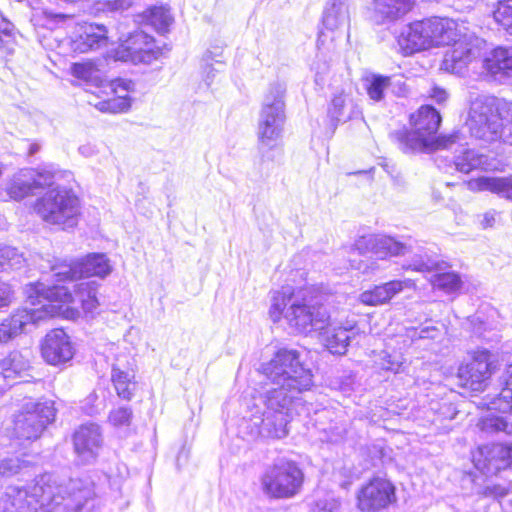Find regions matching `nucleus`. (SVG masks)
Masks as SVG:
<instances>
[{"label":"nucleus","instance_id":"1","mask_svg":"<svg viewBox=\"0 0 512 512\" xmlns=\"http://www.w3.org/2000/svg\"><path fill=\"white\" fill-rule=\"evenodd\" d=\"M262 374L275 387L268 388L255 399L253 424L259 435L268 439H282L289 433L288 424L297 407L298 397L313 385L311 370L300 361L299 353L293 349H279L273 358L261 365Z\"/></svg>","mask_w":512,"mask_h":512},{"label":"nucleus","instance_id":"2","mask_svg":"<svg viewBox=\"0 0 512 512\" xmlns=\"http://www.w3.org/2000/svg\"><path fill=\"white\" fill-rule=\"evenodd\" d=\"M269 316L274 323L282 317L299 333L321 334L325 347L332 354L344 355L360 330L355 318L331 319L327 310V295L315 286L291 290L283 287L271 293Z\"/></svg>","mask_w":512,"mask_h":512},{"label":"nucleus","instance_id":"3","mask_svg":"<svg viewBox=\"0 0 512 512\" xmlns=\"http://www.w3.org/2000/svg\"><path fill=\"white\" fill-rule=\"evenodd\" d=\"M95 495L89 477L58 483L54 474L37 477L27 488L9 486L0 496V512H50L52 506L66 501L65 507L79 511Z\"/></svg>","mask_w":512,"mask_h":512},{"label":"nucleus","instance_id":"4","mask_svg":"<svg viewBox=\"0 0 512 512\" xmlns=\"http://www.w3.org/2000/svg\"><path fill=\"white\" fill-rule=\"evenodd\" d=\"M471 136L512 145V102L494 96H478L470 105L466 120Z\"/></svg>","mask_w":512,"mask_h":512},{"label":"nucleus","instance_id":"5","mask_svg":"<svg viewBox=\"0 0 512 512\" xmlns=\"http://www.w3.org/2000/svg\"><path fill=\"white\" fill-rule=\"evenodd\" d=\"M37 304H55L61 307L62 312L55 316H63L67 319H76L80 312L70 304L79 303L85 313H93L99 306L97 298L98 283L96 281H83L73 285V292L68 286L53 285L47 287L44 283L35 285Z\"/></svg>","mask_w":512,"mask_h":512},{"label":"nucleus","instance_id":"6","mask_svg":"<svg viewBox=\"0 0 512 512\" xmlns=\"http://www.w3.org/2000/svg\"><path fill=\"white\" fill-rule=\"evenodd\" d=\"M354 249L364 258L350 260L352 269L364 275L374 274L381 269L380 261L403 256L411 252L410 242H401L385 234H368L357 238Z\"/></svg>","mask_w":512,"mask_h":512},{"label":"nucleus","instance_id":"7","mask_svg":"<svg viewBox=\"0 0 512 512\" xmlns=\"http://www.w3.org/2000/svg\"><path fill=\"white\" fill-rule=\"evenodd\" d=\"M286 91V83L276 80L269 84L263 95L257 125V137L261 147L271 148L282 137L286 120Z\"/></svg>","mask_w":512,"mask_h":512},{"label":"nucleus","instance_id":"8","mask_svg":"<svg viewBox=\"0 0 512 512\" xmlns=\"http://www.w3.org/2000/svg\"><path fill=\"white\" fill-rule=\"evenodd\" d=\"M304 474L296 462L279 459L260 476V488L269 499H290L300 493Z\"/></svg>","mask_w":512,"mask_h":512},{"label":"nucleus","instance_id":"9","mask_svg":"<svg viewBox=\"0 0 512 512\" xmlns=\"http://www.w3.org/2000/svg\"><path fill=\"white\" fill-rule=\"evenodd\" d=\"M35 211L46 223L72 228L78 221L79 199L70 190L57 186L36 201Z\"/></svg>","mask_w":512,"mask_h":512},{"label":"nucleus","instance_id":"10","mask_svg":"<svg viewBox=\"0 0 512 512\" xmlns=\"http://www.w3.org/2000/svg\"><path fill=\"white\" fill-rule=\"evenodd\" d=\"M56 409L53 401H25L13 420V433L17 439L33 441L38 439L48 424L54 421Z\"/></svg>","mask_w":512,"mask_h":512},{"label":"nucleus","instance_id":"11","mask_svg":"<svg viewBox=\"0 0 512 512\" xmlns=\"http://www.w3.org/2000/svg\"><path fill=\"white\" fill-rule=\"evenodd\" d=\"M120 44L113 51L116 61L132 64H151L162 56V48L155 39L142 30H135L125 38H119Z\"/></svg>","mask_w":512,"mask_h":512},{"label":"nucleus","instance_id":"12","mask_svg":"<svg viewBox=\"0 0 512 512\" xmlns=\"http://www.w3.org/2000/svg\"><path fill=\"white\" fill-rule=\"evenodd\" d=\"M51 271L57 282H65L93 276L105 278L112 272V266L105 254L93 253L77 261L54 265Z\"/></svg>","mask_w":512,"mask_h":512},{"label":"nucleus","instance_id":"13","mask_svg":"<svg viewBox=\"0 0 512 512\" xmlns=\"http://www.w3.org/2000/svg\"><path fill=\"white\" fill-rule=\"evenodd\" d=\"M31 309H18L0 323V345L18 337L28 324H38L55 314L62 312L61 307L55 304H39Z\"/></svg>","mask_w":512,"mask_h":512},{"label":"nucleus","instance_id":"14","mask_svg":"<svg viewBox=\"0 0 512 512\" xmlns=\"http://www.w3.org/2000/svg\"><path fill=\"white\" fill-rule=\"evenodd\" d=\"M396 138L399 148L404 153H417L437 149H452L455 143L460 142L461 135L460 131H455L449 135H440L437 139H432L413 128L410 131L397 132Z\"/></svg>","mask_w":512,"mask_h":512},{"label":"nucleus","instance_id":"15","mask_svg":"<svg viewBox=\"0 0 512 512\" xmlns=\"http://www.w3.org/2000/svg\"><path fill=\"white\" fill-rule=\"evenodd\" d=\"M494 369L492 354L483 349L475 351L472 360L459 367L458 376L464 387L473 391H483Z\"/></svg>","mask_w":512,"mask_h":512},{"label":"nucleus","instance_id":"16","mask_svg":"<svg viewBox=\"0 0 512 512\" xmlns=\"http://www.w3.org/2000/svg\"><path fill=\"white\" fill-rule=\"evenodd\" d=\"M357 500L360 510L376 512L395 502V487L389 480L375 477L360 489Z\"/></svg>","mask_w":512,"mask_h":512},{"label":"nucleus","instance_id":"17","mask_svg":"<svg viewBox=\"0 0 512 512\" xmlns=\"http://www.w3.org/2000/svg\"><path fill=\"white\" fill-rule=\"evenodd\" d=\"M475 467L486 475L496 474L512 464V444L492 443L478 449Z\"/></svg>","mask_w":512,"mask_h":512},{"label":"nucleus","instance_id":"18","mask_svg":"<svg viewBox=\"0 0 512 512\" xmlns=\"http://www.w3.org/2000/svg\"><path fill=\"white\" fill-rule=\"evenodd\" d=\"M102 442L101 429L94 423L81 425L73 436L75 453L84 464L91 463L97 458Z\"/></svg>","mask_w":512,"mask_h":512},{"label":"nucleus","instance_id":"19","mask_svg":"<svg viewBox=\"0 0 512 512\" xmlns=\"http://www.w3.org/2000/svg\"><path fill=\"white\" fill-rule=\"evenodd\" d=\"M41 354L48 364L61 365L72 359L74 348L69 336L62 329H54L45 336Z\"/></svg>","mask_w":512,"mask_h":512},{"label":"nucleus","instance_id":"20","mask_svg":"<svg viewBox=\"0 0 512 512\" xmlns=\"http://www.w3.org/2000/svg\"><path fill=\"white\" fill-rule=\"evenodd\" d=\"M431 41V35L428 34L424 20L406 26L397 39L405 55L429 49L432 47Z\"/></svg>","mask_w":512,"mask_h":512},{"label":"nucleus","instance_id":"21","mask_svg":"<svg viewBox=\"0 0 512 512\" xmlns=\"http://www.w3.org/2000/svg\"><path fill=\"white\" fill-rule=\"evenodd\" d=\"M413 0H372L371 18L376 24L394 22L407 14Z\"/></svg>","mask_w":512,"mask_h":512},{"label":"nucleus","instance_id":"22","mask_svg":"<svg viewBox=\"0 0 512 512\" xmlns=\"http://www.w3.org/2000/svg\"><path fill=\"white\" fill-rule=\"evenodd\" d=\"M412 285L413 282L410 279L392 280L384 284L377 285L371 290L362 292L359 299L361 303L365 305H382L403 291L404 288L411 287Z\"/></svg>","mask_w":512,"mask_h":512},{"label":"nucleus","instance_id":"23","mask_svg":"<svg viewBox=\"0 0 512 512\" xmlns=\"http://www.w3.org/2000/svg\"><path fill=\"white\" fill-rule=\"evenodd\" d=\"M473 192L488 191L512 202V174L508 176H481L467 183Z\"/></svg>","mask_w":512,"mask_h":512},{"label":"nucleus","instance_id":"24","mask_svg":"<svg viewBox=\"0 0 512 512\" xmlns=\"http://www.w3.org/2000/svg\"><path fill=\"white\" fill-rule=\"evenodd\" d=\"M81 29L82 32L73 40L74 51L86 53L107 45V30L104 26L88 24Z\"/></svg>","mask_w":512,"mask_h":512},{"label":"nucleus","instance_id":"25","mask_svg":"<svg viewBox=\"0 0 512 512\" xmlns=\"http://www.w3.org/2000/svg\"><path fill=\"white\" fill-rule=\"evenodd\" d=\"M425 25L431 35V46L449 45L456 42L458 33L455 21L447 18L426 19Z\"/></svg>","mask_w":512,"mask_h":512},{"label":"nucleus","instance_id":"26","mask_svg":"<svg viewBox=\"0 0 512 512\" xmlns=\"http://www.w3.org/2000/svg\"><path fill=\"white\" fill-rule=\"evenodd\" d=\"M453 43V48L445 53L440 68L450 73L462 74L473 58V51L458 38Z\"/></svg>","mask_w":512,"mask_h":512},{"label":"nucleus","instance_id":"27","mask_svg":"<svg viewBox=\"0 0 512 512\" xmlns=\"http://www.w3.org/2000/svg\"><path fill=\"white\" fill-rule=\"evenodd\" d=\"M484 68L494 77H512V47H497L483 61Z\"/></svg>","mask_w":512,"mask_h":512},{"label":"nucleus","instance_id":"28","mask_svg":"<svg viewBox=\"0 0 512 512\" xmlns=\"http://www.w3.org/2000/svg\"><path fill=\"white\" fill-rule=\"evenodd\" d=\"M461 140L457 143L463 147L464 135L460 132ZM456 145V143L454 144ZM455 169L461 173H469L476 169H489L488 157L484 154L469 148H462L457 155L454 156Z\"/></svg>","mask_w":512,"mask_h":512},{"label":"nucleus","instance_id":"29","mask_svg":"<svg viewBox=\"0 0 512 512\" xmlns=\"http://www.w3.org/2000/svg\"><path fill=\"white\" fill-rule=\"evenodd\" d=\"M413 128L427 135L429 138L437 139L436 133L441 123L440 113L432 106H421L416 114L411 116Z\"/></svg>","mask_w":512,"mask_h":512},{"label":"nucleus","instance_id":"30","mask_svg":"<svg viewBox=\"0 0 512 512\" xmlns=\"http://www.w3.org/2000/svg\"><path fill=\"white\" fill-rule=\"evenodd\" d=\"M360 113L358 106L346 93L341 92L333 97L328 114L333 122H346Z\"/></svg>","mask_w":512,"mask_h":512},{"label":"nucleus","instance_id":"31","mask_svg":"<svg viewBox=\"0 0 512 512\" xmlns=\"http://www.w3.org/2000/svg\"><path fill=\"white\" fill-rule=\"evenodd\" d=\"M33 169L24 168L16 172L6 184L7 194L11 199L22 200L35 193L32 182Z\"/></svg>","mask_w":512,"mask_h":512},{"label":"nucleus","instance_id":"32","mask_svg":"<svg viewBox=\"0 0 512 512\" xmlns=\"http://www.w3.org/2000/svg\"><path fill=\"white\" fill-rule=\"evenodd\" d=\"M347 0H329L323 14V25L329 30H336L349 20Z\"/></svg>","mask_w":512,"mask_h":512},{"label":"nucleus","instance_id":"33","mask_svg":"<svg viewBox=\"0 0 512 512\" xmlns=\"http://www.w3.org/2000/svg\"><path fill=\"white\" fill-rule=\"evenodd\" d=\"M142 21L151 26L160 34L169 32L174 18L170 10L164 6H155L147 9L142 14Z\"/></svg>","mask_w":512,"mask_h":512},{"label":"nucleus","instance_id":"34","mask_svg":"<svg viewBox=\"0 0 512 512\" xmlns=\"http://www.w3.org/2000/svg\"><path fill=\"white\" fill-rule=\"evenodd\" d=\"M28 353L21 351H12L1 363V378L10 379L14 376H20L30 368Z\"/></svg>","mask_w":512,"mask_h":512},{"label":"nucleus","instance_id":"35","mask_svg":"<svg viewBox=\"0 0 512 512\" xmlns=\"http://www.w3.org/2000/svg\"><path fill=\"white\" fill-rule=\"evenodd\" d=\"M131 85V81L126 80H117L113 83L115 91L119 87L122 88L126 92L125 95H119L118 97L109 99L107 101H103L99 103V110L102 112H110V113H121L127 111L130 106V99L128 98L127 92Z\"/></svg>","mask_w":512,"mask_h":512},{"label":"nucleus","instance_id":"36","mask_svg":"<svg viewBox=\"0 0 512 512\" xmlns=\"http://www.w3.org/2000/svg\"><path fill=\"white\" fill-rule=\"evenodd\" d=\"M504 388L499 397L487 403V409L502 412L512 409V365H508L503 374Z\"/></svg>","mask_w":512,"mask_h":512},{"label":"nucleus","instance_id":"37","mask_svg":"<svg viewBox=\"0 0 512 512\" xmlns=\"http://www.w3.org/2000/svg\"><path fill=\"white\" fill-rule=\"evenodd\" d=\"M26 263V258L18 249L11 246H0V271L17 270Z\"/></svg>","mask_w":512,"mask_h":512},{"label":"nucleus","instance_id":"38","mask_svg":"<svg viewBox=\"0 0 512 512\" xmlns=\"http://www.w3.org/2000/svg\"><path fill=\"white\" fill-rule=\"evenodd\" d=\"M132 376L116 367L112 368L111 379L119 397L130 400L133 395L135 383L131 381Z\"/></svg>","mask_w":512,"mask_h":512},{"label":"nucleus","instance_id":"39","mask_svg":"<svg viewBox=\"0 0 512 512\" xmlns=\"http://www.w3.org/2000/svg\"><path fill=\"white\" fill-rule=\"evenodd\" d=\"M72 75L87 84L99 86L101 78L99 70L90 62L75 63L71 68Z\"/></svg>","mask_w":512,"mask_h":512},{"label":"nucleus","instance_id":"40","mask_svg":"<svg viewBox=\"0 0 512 512\" xmlns=\"http://www.w3.org/2000/svg\"><path fill=\"white\" fill-rule=\"evenodd\" d=\"M493 18L509 35H512V0L498 1Z\"/></svg>","mask_w":512,"mask_h":512},{"label":"nucleus","instance_id":"41","mask_svg":"<svg viewBox=\"0 0 512 512\" xmlns=\"http://www.w3.org/2000/svg\"><path fill=\"white\" fill-rule=\"evenodd\" d=\"M433 285L446 293H455L462 287V280L455 272L440 273L434 276Z\"/></svg>","mask_w":512,"mask_h":512},{"label":"nucleus","instance_id":"42","mask_svg":"<svg viewBox=\"0 0 512 512\" xmlns=\"http://www.w3.org/2000/svg\"><path fill=\"white\" fill-rule=\"evenodd\" d=\"M389 77L380 74H373L367 79V94L371 100L381 101L384 99V92L389 90Z\"/></svg>","mask_w":512,"mask_h":512},{"label":"nucleus","instance_id":"43","mask_svg":"<svg viewBox=\"0 0 512 512\" xmlns=\"http://www.w3.org/2000/svg\"><path fill=\"white\" fill-rule=\"evenodd\" d=\"M56 171L52 167H44L40 169H33L32 186L34 191L41 188H53Z\"/></svg>","mask_w":512,"mask_h":512},{"label":"nucleus","instance_id":"44","mask_svg":"<svg viewBox=\"0 0 512 512\" xmlns=\"http://www.w3.org/2000/svg\"><path fill=\"white\" fill-rule=\"evenodd\" d=\"M439 335L440 330L433 325H422L405 329V336L410 339L411 343L420 339H436Z\"/></svg>","mask_w":512,"mask_h":512},{"label":"nucleus","instance_id":"45","mask_svg":"<svg viewBox=\"0 0 512 512\" xmlns=\"http://www.w3.org/2000/svg\"><path fill=\"white\" fill-rule=\"evenodd\" d=\"M468 322L471 325L472 332L478 337H482L484 332L494 329L493 321H490L485 317L484 313L481 311L477 312L472 317H469Z\"/></svg>","mask_w":512,"mask_h":512},{"label":"nucleus","instance_id":"46","mask_svg":"<svg viewBox=\"0 0 512 512\" xmlns=\"http://www.w3.org/2000/svg\"><path fill=\"white\" fill-rule=\"evenodd\" d=\"M133 413L131 408L123 406L110 411L109 422L115 426H128L131 423Z\"/></svg>","mask_w":512,"mask_h":512},{"label":"nucleus","instance_id":"47","mask_svg":"<svg viewBox=\"0 0 512 512\" xmlns=\"http://www.w3.org/2000/svg\"><path fill=\"white\" fill-rule=\"evenodd\" d=\"M23 464L24 462L20 461L18 457L0 458V477H10L17 474Z\"/></svg>","mask_w":512,"mask_h":512},{"label":"nucleus","instance_id":"48","mask_svg":"<svg viewBox=\"0 0 512 512\" xmlns=\"http://www.w3.org/2000/svg\"><path fill=\"white\" fill-rule=\"evenodd\" d=\"M379 365L383 370L398 373L403 365V357L400 354H389L384 351Z\"/></svg>","mask_w":512,"mask_h":512},{"label":"nucleus","instance_id":"49","mask_svg":"<svg viewBox=\"0 0 512 512\" xmlns=\"http://www.w3.org/2000/svg\"><path fill=\"white\" fill-rule=\"evenodd\" d=\"M315 506L320 511L337 512L340 508V501L333 494L326 493L317 497Z\"/></svg>","mask_w":512,"mask_h":512},{"label":"nucleus","instance_id":"50","mask_svg":"<svg viewBox=\"0 0 512 512\" xmlns=\"http://www.w3.org/2000/svg\"><path fill=\"white\" fill-rule=\"evenodd\" d=\"M510 492V487L504 486L501 484H491L486 485L482 491L480 492V495L486 498H492L494 500L499 501L500 499L507 496Z\"/></svg>","mask_w":512,"mask_h":512},{"label":"nucleus","instance_id":"51","mask_svg":"<svg viewBox=\"0 0 512 512\" xmlns=\"http://www.w3.org/2000/svg\"><path fill=\"white\" fill-rule=\"evenodd\" d=\"M14 300V290L11 285L0 281V310L9 307Z\"/></svg>","mask_w":512,"mask_h":512},{"label":"nucleus","instance_id":"52","mask_svg":"<svg viewBox=\"0 0 512 512\" xmlns=\"http://www.w3.org/2000/svg\"><path fill=\"white\" fill-rule=\"evenodd\" d=\"M389 90L396 96H404L407 93L406 83L403 81V77L400 75L388 76Z\"/></svg>","mask_w":512,"mask_h":512},{"label":"nucleus","instance_id":"53","mask_svg":"<svg viewBox=\"0 0 512 512\" xmlns=\"http://www.w3.org/2000/svg\"><path fill=\"white\" fill-rule=\"evenodd\" d=\"M131 6V0H106L103 3L105 10L110 12H121Z\"/></svg>","mask_w":512,"mask_h":512},{"label":"nucleus","instance_id":"54","mask_svg":"<svg viewBox=\"0 0 512 512\" xmlns=\"http://www.w3.org/2000/svg\"><path fill=\"white\" fill-rule=\"evenodd\" d=\"M409 267H411L415 271H433L439 269V263L437 261L428 259L427 261L415 262Z\"/></svg>","mask_w":512,"mask_h":512},{"label":"nucleus","instance_id":"55","mask_svg":"<svg viewBox=\"0 0 512 512\" xmlns=\"http://www.w3.org/2000/svg\"><path fill=\"white\" fill-rule=\"evenodd\" d=\"M497 212L495 210H490L483 214L482 220L480 222L483 229L491 228L496 223Z\"/></svg>","mask_w":512,"mask_h":512},{"label":"nucleus","instance_id":"56","mask_svg":"<svg viewBox=\"0 0 512 512\" xmlns=\"http://www.w3.org/2000/svg\"><path fill=\"white\" fill-rule=\"evenodd\" d=\"M327 71H328V66L325 63H322L317 68L314 80H315V84L320 88H322L325 84V74L327 73Z\"/></svg>","mask_w":512,"mask_h":512},{"label":"nucleus","instance_id":"57","mask_svg":"<svg viewBox=\"0 0 512 512\" xmlns=\"http://www.w3.org/2000/svg\"><path fill=\"white\" fill-rule=\"evenodd\" d=\"M457 412L450 403H443L440 407V416L444 419H453Z\"/></svg>","mask_w":512,"mask_h":512},{"label":"nucleus","instance_id":"58","mask_svg":"<svg viewBox=\"0 0 512 512\" xmlns=\"http://www.w3.org/2000/svg\"><path fill=\"white\" fill-rule=\"evenodd\" d=\"M78 151L84 157H92L95 154H97V152H98L96 146L91 143H86V144L81 145L78 148Z\"/></svg>","mask_w":512,"mask_h":512},{"label":"nucleus","instance_id":"59","mask_svg":"<svg viewBox=\"0 0 512 512\" xmlns=\"http://www.w3.org/2000/svg\"><path fill=\"white\" fill-rule=\"evenodd\" d=\"M484 425L485 426L489 425L490 427L495 428V430H502L505 426L503 420L500 419L499 417H492V418L486 419V421L484 422Z\"/></svg>","mask_w":512,"mask_h":512},{"label":"nucleus","instance_id":"60","mask_svg":"<svg viewBox=\"0 0 512 512\" xmlns=\"http://www.w3.org/2000/svg\"><path fill=\"white\" fill-rule=\"evenodd\" d=\"M432 98H434L438 103L444 102L447 99V93L445 90L440 88L433 89Z\"/></svg>","mask_w":512,"mask_h":512},{"label":"nucleus","instance_id":"61","mask_svg":"<svg viewBox=\"0 0 512 512\" xmlns=\"http://www.w3.org/2000/svg\"><path fill=\"white\" fill-rule=\"evenodd\" d=\"M41 146L38 143H31L29 145L28 154L30 156L35 155L37 152H39Z\"/></svg>","mask_w":512,"mask_h":512},{"label":"nucleus","instance_id":"62","mask_svg":"<svg viewBox=\"0 0 512 512\" xmlns=\"http://www.w3.org/2000/svg\"><path fill=\"white\" fill-rule=\"evenodd\" d=\"M29 298L31 299V304L32 305H36V301L33 300V296L32 295H29Z\"/></svg>","mask_w":512,"mask_h":512}]
</instances>
